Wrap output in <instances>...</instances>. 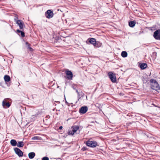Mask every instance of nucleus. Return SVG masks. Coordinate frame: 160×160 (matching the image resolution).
<instances>
[{"instance_id": "nucleus-1", "label": "nucleus", "mask_w": 160, "mask_h": 160, "mask_svg": "<svg viewBox=\"0 0 160 160\" xmlns=\"http://www.w3.org/2000/svg\"><path fill=\"white\" fill-rule=\"evenodd\" d=\"M150 82L151 87L152 89L155 90L156 91L160 90V87L156 80L151 79Z\"/></svg>"}, {"instance_id": "nucleus-2", "label": "nucleus", "mask_w": 160, "mask_h": 160, "mask_svg": "<svg viewBox=\"0 0 160 160\" xmlns=\"http://www.w3.org/2000/svg\"><path fill=\"white\" fill-rule=\"evenodd\" d=\"M79 129V127L78 126H74L72 127L71 129L69 130L68 134L69 135H73Z\"/></svg>"}, {"instance_id": "nucleus-3", "label": "nucleus", "mask_w": 160, "mask_h": 160, "mask_svg": "<svg viewBox=\"0 0 160 160\" xmlns=\"http://www.w3.org/2000/svg\"><path fill=\"white\" fill-rule=\"evenodd\" d=\"M86 145L88 147L94 148L97 146V142L95 141L88 140L87 141Z\"/></svg>"}, {"instance_id": "nucleus-4", "label": "nucleus", "mask_w": 160, "mask_h": 160, "mask_svg": "<svg viewBox=\"0 0 160 160\" xmlns=\"http://www.w3.org/2000/svg\"><path fill=\"white\" fill-rule=\"evenodd\" d=\"M109 78L110 79L112 82H115L116 81V78L114 74L112 72H110L108 73Z\"/></svg>"}, {"instance_id": "nucleus-5", "label": "nucleus", "mask_w": 160, "mask_h": 160, "mask_svg": "<svg viewBox=\"0 0 160 160\" xmlns=\"http://www.w3.org/2000/svg\"><path fill=\"white\" fill-rule=\"evenodd\" d=\"M153 36L156 39L160 40V30L156 31L154 32Z\"/></svg>"}, {"instance_id": "nucleus-6", "label": "nucleus", "mask_w": 160, "mask_h": 160, "mask_svg": "<svg viewBox=\"0 0 160 160\" xmlns=\"http://www.w3.org/2000/svg\"><path fill=\"white\" fill-rule=\"evenodd\" d=\"M45 15L47 18H51L53 17V13L50 10H48L45 13Z\"/></svg>"}, {"instance_id": "nucleus-7", "label": "nucleus", "mask_w": 160, "mask_h": 160, "mask_svg": "<svg viewBox=\"0 0 160 160\" xmlns=\"http://www.w3.org/2000/svg\"><path fill=\"white\" fill-rule=\"evenodd\" d=\"M67 78L69 80H72L73 77L72 72L70 71L67 70L65 71Z\"/></svg>"}, {"instance_id": "nucleus-8", "label": "nucleus", "mask_w": 160, "mask_h": 160, "mask_svg": "<svg viewBox=\"0 0 160 160\" xmlns=\"http://www.w3.org/2000/svg\"><path fill=\"white\" fill-rule=\"evenodd\" d=\"M14 150L16 153L19 157H21L23 156V152L19 148H16L14 149Z\"/></svg>"}, {"instance_id": "nucleus-9", "label": "nucleus", "mask_w": 160, "mask_h": 160, "mask_svg": "<svg viewBox=\"0 0 160 160\" xmlns=\"http://www.w3.org/2000/svg\"><path fill=\"white\" fill-rule=\"evenodd\" d=\"M16 23L18 24L19 28L21 30H23V23L21 20H18L16 22Z\"/></svg>"}, {"instance_id": "nucleus-10", "label": "nucleus", "mask_w": 160, "mask_h": 160, "mask_svg": "<svg viewBox=\"0 0 160 160\" xmlns=\"http://www.w3.org/2000/svg\"><path fill=\"white\" fill-rule=\"evenodd\" d=\"M88 111V108L87 106L82 107L80 110L79 112L80 113L84 114L85 113Z\"/></svg>"}, {"instance_id": "nucleus-11", "label": "nucleus", "mask_w": 160, "mask_h": 160, "mask_svg": "<svg viewBox=\"0 0 160 160\" xmlns=\"http://www.w3.org/2000/svg\"><path fill=\"white\" fill-rule=\"evenodd\" d=\"M2 105L4 107L5 106H6L8 108H9L10 106V104L8 102H7L6 99H4L2 102Z\"/></svg>"}, {"instance_id": "nucleus-12", "label": "nucleus", "mask_w": 160, "mask_h": 160, "mask_svg": "<svg viewBox=\"0 0 160 160\" xmlns=\"http://www.w3.org/2000/svg\"><path fill=\"white\" fill-rule=\"evenodd\" d=\"M89 42L90 43L93 45L94 46H95L96 44V39L94 38H90Z\"/></svg>"}, {"instance_id": "nucleus-13", "label": "nucleus", "mask_w": 160, "mask_h": 160, "mask_svg": "<svg viewBox=\"0 0 160 160\" xmlns=\"http://www.w3.org/2000/svg\"><path fill=\"white\" fill-rule=\"evenodd\" d=\"M35 155V153L33 152H30L28 154V157L29 158L32 159L34 158Z\"/></svg>"}, {"instance_id": "nucleus-14", "label": "nucleus", "mask_w": 160, "mask_h": 160, "mask_svg": "<svg viewBox=\"0 0 160 160\" xmlns=\"http://www.w3.org/2000/svg\"><path fill=\"white\" fill-rule=\"evenodd\" d=\"M4 79L5 82H8L10 80V78L8 75H5L4 77Z\"/></svg>"}, {"instance_id": "nucleus-15", "label": "nucleus", "mask_w": 160, "mask_h": 160, "mask_svg": "<svg viewBox=\"0 0 160 160\" xmlns=\"http://www.w3.org/2000/svg\"><path fill=\"white\" fill-rule=\"evenodd\" d=\"M24 145V143L23 142H18L17 143V147L20 148L23 146Z\"/></svg>"}, {"instance_id": "nucleus-16", "label": "nucleus", "mask_w": 160, "mask_h": 160, "mask_svg": "<svg viewBox=\"0 0 160 160\" xmlns=\"http://www.w3.org/2000/svg\"><path fill=\"white\" fill-rule=\"evenodd\" d=\"M10 143L12 146H15L17 143L16 141L14 139L11 140L10 141Z\"/></svg>"}, {"instance_id": "nucleus-17", "label": "nucleus", "mask_w": 160, "mask_h": 160, "mask_svg": "<svg viewBox=\"0 0 160 160\" xmlns=\"http://www.w3.org/2000/svg\"><path fill=\"white\" fill-rule=\"evenodd\" d=\"M147 66V64L145 63H142L140 65V68L142 69H145Z\"/></svg>"}, {"instance_id": "nucleus-18", "label": "nucleus", "mask_w": 160, "mask_h": 160, "mask_svg": "<svg viewBox=\"0 0 160 160\" xmlns=\"http://www.w3.org/2000/svg\"><path fill=\"white\" fill-rule=\"evenodd\" d=\"M128 54L126 51H122L121 53V56L122 57L125 58L127 56Z\"/></svg>"}, {"instance_id": "nucleus-19", "label": "nucleus", "mask_w": 160, "mask_h": 160, "mask_svg": "<svg viewBox=\"0 0 160 160\" xmlns=\"http://www.w3.org/2000/svg\"><path fill=\"white\" fill-rule=\"evenodd\" d=\"M135 24V22L134 21H131L129 23V25L131 27H133Z\"/></svg>"}, {"instance_id": "nucleus-20", "label": "nucleus", "mask_w": 160, "mask_h": 160, "mask_svg": "<svg viewBox=\"0 0 160 160\" xmlns=\"http://www.w3.org/2000/svg\"><path fill=\"white\" fill-rule=\"evenodd\" d=\"M39 137L38 136H34L32 138V140H36L39 139Z\"/></svg>"}, {"instance_id": "nucleus-21", "label": "nucleus", "mask_w": 160, "mask_h": 160, "mask_svg": "<svg viewBox=\"0 0 160 160\" xmlns=\"http://www.w3.org/2000/svg\"><path fill=\"white\" fill-rule=\"evenodd\" d=\"M42 160H49V158L47 157H45L42 158Z\"/></svg>"}, {"instance_id": "nucleus-22", "label": "nucleus", "mask_w": 160, "mask_h": 160, "mask_svg": "<svg viewBox=\"0 0 160 160\" xmlns=\"http://www.w3.org/2000/svg\"><path fill=\"white\" fill-rule=\"evenodd\" d=\"M20 32L21 36L23 37H24L25 36L24 32H23L22 31H21Z\"/></svg>"}, {"instance_id": "nucleus-23", "label": "nucleus", "mask_w": 160, "mask_h": 160, "mask_svg": "<svg viewBox=\"0 0 160 160\" xmlns=\"http://www.w3.org/2000/svg\"><path fill=\"white\" fill-rule=\"evenodd\" d=\"M21 31H20V30H18H18H17V32L18 33L20 32H21Z\"/></svg>"}, {"instance_id": "nucleus-24", "label": "nucleus", "mask_w": 160, "mask_h": 160, "mask_svg": "<svg viewBox=\"0 0 160 160\" xmlns=\"http://www.w3.org/2000/svg\"><path fill=\"white\" fill-rule=\"evenodd\" d=\"M62 127L61 126L59 127V129L60 130L62 129Z\"/></svg>"}, {"instance_id": "nucleus-25", "label": "nucleus", "mask_w": 160, "mask_h": 160, "mask_svg": "<svg viewBox=\"0 0 160 160\" xmlns=\"http://www.w3.org/2000/svg\"><path fill=\"white\" fill-rule=\"evenodd\" d=\"M29 49L31 51L32 50V49L31 47H29Z\"/></svg>"}]
</instances>
